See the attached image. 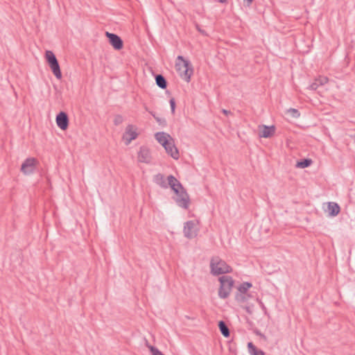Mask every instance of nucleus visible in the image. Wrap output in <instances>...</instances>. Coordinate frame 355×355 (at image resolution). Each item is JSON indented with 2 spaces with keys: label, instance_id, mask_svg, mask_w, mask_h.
Returning a JSON list of instances; mask_svg holds the SVG:
<instances>
[{
  "label": "nucleus",
  "instance_id": "393cba45",
  "mask_svg": "<svg viewBox=\"0 0 355 355\" xmlns=\"http://www.w3.org/2000/svg\"><path fill=\"white\" fill-rule=\"evenodd\" d=\"M169 103L171 105V113L172 114H174L176 106L175 99L173 98H171L169 101Z\"/></svg>",
  "mask_w": 355,
  "mask_h": 355
},
{
  "label": "nucleus",
  "instance_id": "9b49d317",
  "mask_svg": "<svg viewBox=\"0 0 355 355\" xmlns=\"http://www.w3.org/2000/svg\"><path fill=\"white\" fill-rule=\"evenodd\" d=\"M252 286V284L250 282H243L238 287V291L240 293H237L235 296L236 300L240 302H245V297L242 294H245L249 288Z\"/></svg>",
  "mask_w": 355,
  "mask_h": 355
},
{
  "label": "nucleus",
  "instance_id": "4468645a",
  "mask_svg": "<svg viewBox=\"0 0 355 355\" xmlns=\"http://www.w3.org/2000/svg\"><path fill=\"white\" fill-rule=\"evenodd\" d=\"M166 152L173 159H178L180 157L179 151L174 144L173 139L168 142V146L164 147Z\"/></svg>",
  "mask_w": 355,
  "mask_h": 355
},
{
  "label": "nucleus",
  "instance_id": "f3484780",
  "mask_svg": "<svg viewBox=\"0 0 355 355\" xmlns=\"http://www.w3.org/2000/svg\"><path fill=\"white\" fill-rule=\"evenodd\" d=\"M157 85L162 89L167 87L168 83L165 77L162 74H157L155 76Z\"/></svg>",
  "mask_w": 355,
  "mask_h": 355
},
{
  "label": "nucleus",
  "instance_id": "423d86ee",
  "mask_svg": "<svg viewBox=\"0 0 355 355\" xmlns=\"http://www.w3.org/2000/svg\"><path fill=\"white\" fill-rule=\"evenodd\" d=\"M198 228L194 220H189L184 223L183 233L186 238L191 239L197 236Z\"/></svg>",
  "mask_w": 355,
  "mask_h": 355
},
{
  "label": "nucleus",
  "instance_id": "6ab92c4d",
  "mask_svg": "<svg viewBox=\"0 0 355 355\" xmlns=\"http://www.w3.org/2000/svg\"><path fill=\"white\" fill-rule=\"evenodd\" d=\"M218 328H219V330H220L221 334L224 337H225V338L230 337V329H229L227 325L226 324L225 322H224L223 320H220L218 322Z\"/></svg>",
  "mask_w": 355,
  "mask_h": 355
},
{
  "label": "nucleus",
  "instance_id": "412c9836",
  "mask_svg": "<svg viewBox=\"0 0 355 355\" xmlns=\"http://www.w3.org/2000/svg\"><path fill=\"white\" fill-rule=\"evenodd\" d=\"M313 163V161L310 158H304L297 161L295 166L300 168H305L310 166Z\"/></svg>",
  "mask_w": 355,
  "mask_h": 355
},
{
  "label": "nucleus",
  "instance_id": "f03ea898",
  "mask_svg": "<svg viewBox=\"0 0 355 355\" xmlns=\"http://www.w3.org/2000/svg\"><path fill=\"white\" fill-rule=\"evenodd\" d=\"M175 69L182 79L189 83L193 70L189 60L182 55H178L175 63Z\"/></svg>",
  "mask_w": 355,
  "mask_h": 355
},
{
  "label": "nucleus",
  "instance_id": "a878e982",
  "mask_svg": "<svg viewBox=\"0 0 355 355\" xmlns=\"http://www.w3.org/2000/svg\"><path fill=\"white\" fill-rule=\"evenodd\" d=\"M289 112L292 113V116L293 117H298L300 116V112L294 108H291Z\"/></svg>",
  "mask_w": 355,
  "mask_h": 355
},
{
  "label": "nucleus",
  "instance_id": "2eb2a0df",
  "mask_svg": "<svg viewBox=\"0 0 355 355\" xmlns=\"http://www.w3.org/2000/svg\"><path fill=\"white\" fill-rule=\"evenodd\" d=\"M275 132V127L274 125L267 126L263 125V130L260 133V137L263 138L271 137Z\"/></svg>",
  "mask_w": 355,
  "mask_h": 355
},
{
  "label": "nucleus",
  "instance_id": "4be33fe9",
  "mask_svg": "<svg viewBox=\"0 0 355 355\" xmlns=\"http://www.w3.org/2000/svg\"><path fill=\"white\" fill-rule=\"evenodd\" d=\"M150 114L153 115V116L155 118V119L159 123V125H162V127L166 126L167 123L166 120L164 118L156 116L155 114H153V112H150Z\"/></svg>",
  "mask_w": 355,
  "mask_h": 355
},
{
  "label": "nucleus",
  "instance_id": "1a4fd4ad",
  "mask_svg": "<svg viewBox=\"0 0 355 355\" xmlns=\"http://www.w3.org/2000/svg\"><path fill=\"white\" fill-rule=\"evenodd\" d=\"M57 125L62 130L67 129L69 126V117L66 112H60L55 118Z\"/></svg>",
  "mask_w": 355,
  "mask_h": 355
},
{
  "label": "nucleus",
  "instance_id": "5701e85b",
  "mask_svg": "<svg viewBox=\"0 0 355 355\" xmlns=\"http://www.w3.org/2000/svg\"><path fill=\"white\" fill-rule=\"evenodd\" d=\"M147 346L150 349L151 355H164V354L161 351H159L157 347L149 345H147Z\"/></svg>",
  "mask_w": 355,
  "mask_h": 355
},
{
  "label": "nucleus",
  "instance_id": "f257e3e1",
  "mask_svg": "<svg viewBox=\"0 0 355 355\" xmlns=\"http://www.w3.org/2000/svg\"><path fill=\"white\" fill-rule=\"evenodd\" d=\"M168 185L176 195L175 201L177 205L183 208L188 209L190 204L189 196L182 184L173 175L168 176Z\"/></svg>",
  "mask_w": 355,
  "mask_h": 355
},
{
  "label": "nucleus",
  "instance_id": "7c9ffc66",
  "mask_svg": "<svg viewBox=\"0 0 355 355\" xmlns=\"http://www.w3.org/2000/svg\"><path fill=\"white\" fill-rule=\"evenodd\" d=\"M218 1L222 3H226L227 2V0H218Z\"/></svg>",
  "mask_w": 355,
  "mask_h": 355
},
{
  "label": "nucleus",
  "instance_id": "9d476101",
  "mask_svg": "<svg viewBox=\"0 0 355 355\" xmlns=\"http://www.w3.org/2000/svg\"><path fill=\"white\" fill-rule=\"evenodd\" d=\"M138 160L140 162L149 164L151 161V155L149 149L146 146H141L138 153Z\"/></svg>",
  "mask_w": 355,
  "mask_h": 355
},
{
  "label": "nucleus",
  "instance_id": "dca6fc26",
  "mask_svg": "<svg viewBox=\"0 0 355 355\" xmlns=\"http://www.w3.org/2000/svg\"><path fill=\"white\" fill-rule=\"evenodd\" d=\"M154 182L159 185L160 187L163 189H167L168 185V182L166 183L164 176L162 173H158L154 176L153 178Z\"/></svg>",
  "mask_w": 355,
  "mask_h": 355
},
{
  "label": "nucleus",
  "instance_id": "aec40b11",
  "mask_svg": "<svg viewBox=\"0 0 355 355\" xmlns=\"http://www.w3.org/2000/svg\"><path fill=\"white\" fill-rule=\"evenodd\" d=\"M248 348L250 355H265L263 350L258 349L252 343H248Z\"/></svg>",
  "mask_w": 355,
  "mask_h": 355
},
{
  "label": "nucleus",
  "instance_id": "ddd939ff",
  "mask_svg": "<svg viewBox=\"0 0 355 355\" xmlns=\"http://www.w3.org/2000/svg\"><path fill=\"white\" fill-rule=\"evenodd\" d=\"M156 140L164 148L166 146H168V142L173 139L167 133L164 132H159L155 135Z\"/></svg>",
  "mask_w": 355,
  "mask_h": 355
},
{
  "label": "nucleus",
  "instance_id": "7ed1b4c3",
  "mask_svg": "<svg viewBox=\"0 0 355 355\" xmlns=\"http://www.w3.org/2000/svg\"><path fill=\"white\" fill-rule=\"evenodd\" d=\"M210 269L211 273L214 276L230 273L232 271V267L219 257H214L211 259Z\"/></svg>",
  "mask_w": 355,
  "mask_h": 355
},
{
  "label": "nucleus",
  "instance_id": "0eeeda50",
  "mask_svg": "<svg viewBox=\"0 0 355 355\" xmlns=\"http://www.w3.org/2000/svg\"><path fill=\"white\" fill-rule=\"evenodd\" d=\"M37 162V159L34 157H28L26 159L21 166V171L25 175L33 173L35 171Z\"/></svg>",
  "mask_w": 355,
  "mask_h": 355
},
{
  "label": "nucleus",
  "instance_id": "20e7f679",
  "mask_svg": "<svg viewBox=\"0 0 355 355\" xmlns=\"http://www.w3.org/2000/svg\"><path fill=\"white\" fill-rule=\"evenodd\" d=\"M220 288L218 290V296L221 299H226L229 297L232 287L234 284V280L230 276L223 275L219 277Z\"/></svg>",
  "mask_w": 355,
  "mask_h": 355
},
{
  "label": "nucleus",
  "instance_id": "6e6552de",
  "mask_svg": "<svg viewBox=\"0 0 355 355\" xmlns=\"http://www.w3.org/2000/svg\"><path fill=\"white\" fill-rule=\"evenodd\" d=\"M105 35L109 40L110 44L115 50H121L123 48V42L119 35L109 32H106Z\"/></svg>",
  "mask_w": 355,
  "mask_h": 355
},
{
  "label": "nucleus",
  "instance_id": "cd10ccee",
  "mask_svg": "<svg viewBox=\"0 0 355 355\" xmlns=\"http://www.w3.org/2000/svg\"><path fill=\"white\" fill-rule=\"evenodd\" d=\"M318 84L317 83H312L311 85H310V87L311 89L313 90H315L317 89L318 87Z\"/></svg>",
  "mask_w": 355,
  "mask_h": 355
},
{
  "label": "nucleus",
  "instance_id": "39448f33",
  "mask_svg": "<svg viewBox=\"0 0 355 355\" xmlns=\"http://www.w3.org/2000/svg\"><path fill=\"white\" fill-rule=\"evenodd\" d=\"M45 58L53 75L58 79H61L62 72L60 64L53 52L51 51H46L45 52Z\"/></svg>",
  "mask_w": 355,
  "mask_h": 355
},
{
  "label": "nucleus",
  "instance_id": "c85d7f7f",
  "mask_svg": "<svg viewBox=\"0 0 355 355\" xmlns=\"http://www.w3.org/2000/svg\"><path fill=\"white\" fill-rule=\"evenodd\" d=\"M253 1L254 0H244L245 5L249 7L252 3Z\"/></svg>",
  "mask_w": 355,
  "mask_h": 355
},
{
  "label": "nucleus",
  "instance_id": "f8f14e48",
  "mask_svg": "<svg viewBox=\"0 0 355 355\" xmlns=\"http://www.w3.org/2000/svg\"><path fill=\"white\" fill-rule=\"evenodd\" d=\"M138 136L137 132L133 130V125H128L125 128V134L123 139L125 140V144H129L132 140L135 139Z\"/></svg>",
  "mask_w": 355,
  "mask_h": 355
},
{
  "label": "nucleus",
  "instance_id": "bb28decb",
  "mask_svg": "<svg viewBox=\"0 0 355 355\" xmlns=\"http://www.w3.org/2000/svg\"><path fill=\"white\" fill-rule=\"evenodd\" d=\"M196 29L198 30V32H200L203 35H207V33H206V31H204L203 29L200 28L199 25H198V24H196Z\"/></svg>",
  "mask_w": 355,
  "mask_h": 355
},
{
  "label": "nucleus",
  "instance_id": "a211bd4d",
  "mask_svg": "<svg viewBox=\"0 0 355 355\" xmlns=\"http://www.w3.org/2000/svg\"><path fill=\"white\" fill-rule=\"evenodd\" d=\"M340 210V207L337 203L334 202H330L328 203V211L330 216H337L339 214Z\"/></svg>",
  "mask_w": 355,
  "mask_h": 355
},
{
  "label": "nucleus",
  "instance_id": "2f4dec72",
  "mask_svg": "<svg viewBox=\"0 0 355 355\" xmlns=\"http://www.w3.org/2000/svg\"><path fill=\"white\" fill-rule=\"evenodd\" d=\"M260 304H261V306L263 307V309H266L264 305H263V302H260Z\"/></svg>",
  "mask_w": 355,
  "mask_h": 355
},
{
  "label": "nucleus",
  "instance_id": "b1692460",
  "mask_svg": "<svg viewBox=\"0 0 355 355\" xmlns=\"http://www.w3.org/2000/svg\"><path fill=\"white\" fill-rule=\"evenodd\" d=\"M123 121V117L120 115V114H117L114 116V124L115 125H119L120 124H121Z\"/></svg>",
  "mask_w": 355,
  "mask_h": 355
},
{
  "label": "nucleus",
  "instance_id": "c756f323",
  "mask_svg": "<svg viewBox=\"0 0 355 355\" xmlns=\"http://www.w3.org/2000/svg\"><path fill=\"white\" fill-rule=\"evenodd\" d=\"M222 112L225 114V115H228V114H232V112L229 110H225V109H223L222 110Z\"/></svg>",
  "mask_w": 355,
  "mask_h": 355
}]
</instances>
